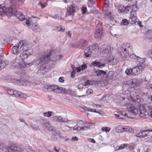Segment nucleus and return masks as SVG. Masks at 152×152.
I'll list each match as a JSON object with an SVG mask.
<instances>
[{
    "label": "nucleus",
    "instance_id": "2eb2a0df",
    "mask_svg": "<svg viewBox=\"0 0 152 152\" xmlns=\"http://www.w3.org/2000/svg\"><path fill=\"white\" fill-rule=\"evenodd\" d=\"M31 20L29 21L28 22L29 24L26 25V26L31 28L34 31H39L40 29L39 26L33 22V21H32L33 19L32 18H31Z\"/></svg>",
    "mask_w": 152,
    "mask_h": 152
},
{
    "label": "nucleus",
    "instance_id": "ddd939ff",
    "mask_svg": "<svg viewBox=\"0 0 152 152\" xmlns=\"http://www.w3.org/2000/svg\"><path fill=\"white\" fill-rule=\"evenodd\" d=\"M152 132V129L145 130L135 134V136L139 137H144L149 135V132Z\"/></svg>",
    "mask_w": 152,
    "mask_h": 152
},
{
    "label": "nucleus",
    "instance_id": "58836bf2",
    "mask_svg": "<svg viewBox=\"0 0 152 152\" xmlns=\"http://www.w3.org/2000/svg\"><path fill=\"white\" fill-rule=\"evenodd\" d=\"M110 48H106L104 49L102 53L104 54H110Z\"/></svg>",
    "mask_w": 152,
    "mask_h": 152
},
{
    "label": "nucleus",
    "instance_id": "79ce46f5",
    "mask_svg": "<svg viewBox=\"0 0 152 152\" xmlns=\"http://www.w3.org/2000/svg\"><path fill=\"white\" fill-rule=\"evenodd\" d=\"M111 129L108 127H103L102 128V131L103 132H109Z\"/></svg>",
    "mask_w": 152,
    "mask_h": 152
},
{
    "label": "nucleus",
    "instance_id": "603ef678",
    "mask_svg": "<svg viewBox=\"0 0 152 152\" xmlns=\"http://www.w3.org/2000/svg\"><path fill=\"white\" fill-rule=\"evenodd\" d=\"M105 14L108 17L110 18H112V15L110 12H105Z\"/></svg>",
    "mask_w": 152,
    "mask_h": 152
},
{
    "label": "nucleus",
    "instance_id": "5fc2aeb1",
    "mask_svg": "<svg viewBox=\"0 0 152 152\" xmlns=\"http://www.w3.org/2000/svg\"><path fill=\"white\" fill-rule=\"evenodd\" d=\"M72 68L73 69V70L71 73V77L73 78H74L75 76V72L74 68L73 67H72Z\"/></svg>",
    "mask_w": 152,
    "mask_h": 152
},
{
    "label": "nucleus",
    "instance_id": "f03ea898",
    "mask_svg": "<svg viewBox=\"0 0 152 152\" xmlns=\"http://www.w3.org/2000/svg\"><path fill=\"white\" fill-rule=\"evenodd\" d=\"M64 57L62 55H56L52 56L50 50H47L42 53L40 55L39 59L36 61V65L39 66V71H42L44 73L50 69L52 67L50 60L55 61L60 60Z\"/></svg>",
    "mask_w": 152,
    "mask_h": 152
},
{
    "label": "nucleus",
    "instance_id": "13d9d810",
    "mask_svg": "<svg viewBox=\"0 0 152 152\" xmlns=\"http://www.w3.org/2000/svg\"><path fill=\"white\" fill-rule=\"evenodd\" d=\"M87 67V65L86 64H83L81 65V68L82 70H83L85 69Z\"/></svg>",
    "mask_w": 152,
    "mask_h": 152
},
{
    "label": "nucleus",
    "instance_id": "9d476101",
    "mask_svg": "<svg viewBox=\"0 0 152 152\" xmlns=\"http://www.w3.org/2000/svg\"><path fill=\"white\" fill-rule=\"evenodd\" d=\"M11 81L13 84L19 85L26 86L28 85L29 83V81L24 79H19L16 78L14 77H12L11 78Z\"/></svg>",
    "mask_w": 152,
    "mask_h": 152
},
{
    "label": "nucleus",
    "instance_id": "69168bd1",
    "mask_svg": "<svg viewBox=\"0 0 152 152\" xmlns=\"http://www.w3.org/2000/svg\"><path fill=\"white\" fill-rule=\"evenodd\" d=\"M148 141L149 142H152V136L147 138Z\"/></svg>",
    "mask_w": 152,
    "mask_h": 152
},
{
    "label": "nucleus",
    "instance_id": "2f4dec72",
    "mask_svg": "<svg viewBox=\"0 0 152 152\" xmlns=\"http://www.w3.org/2000/svg\"><path fill=\"white\" fill-rule=\"evenodd\" d=\"M16 151L21 152L23 151V149L22 146L17 144H16Z\"/></svg>",
    "mask_w": 152,
    "mask_h": 152
},
{
    "label": "nucleus",
    "instance_id": "4be33fe9",
    "mask_svg": "<svg viewBox=\"0 0 152 152\" xmlns=\"http://www.w3.org/2000/svg\"><path fill=\"white\" fill-rule=\"evenodd\" d=\"M57 121L58 122L61 123L67 122V124H69L70 121L67 118H66L62 116H59L57 118Z\"/></svg>",
    "mask_w": 152,
    "mask_h": 152
},
{
    "label": "nucleus",
    "instance_id": "9b49d317",
    "mask_svg": "<svg viewBox=\"0 0 152 152\" xmlns=\"http://www.w3.org/2000/svg\"><path fill=\"white\" fill-rule=\"evenodd\" d=\"M98 45L94 43L93 44L88 46L84 52V55L86 57H89L92 53V51L96 49Z\"/></svg>",
    "mask_w": 152,
    "mask_h": 152
},
{
    "label": "nucleus",
    "instance_id": "bb28decb",
    "mask_svg": "<svg viewBox=\"0 0 152 152\" xmlns=\"http://www.w3.org/2000/svg\"><path fill=\"white\" fill-rule=\"evenodd\" d=\"M128 132L130 133H133L134 132V129L130 127L125 126L124 127V132Z\"/></svg>",
    "mask_w": 152,
    "mask_h": 152
},
{
    "label": "nucleus",
    "instance_id": "39448f33",
    "mask_svg": "<svg viewBox=\"0 0 152 152\" xmlns=\"http://www.w3.org/2000/svg\"><path fill=\"white\" fill-rule=\"evenodd\" d=\"M132 51V48L129 44L124 43L122 44L119 50L121 57L124 60L129 59L130 53Z\"/></svg>",
    "mask_w": 152,
    "mask_h": 152
},
{
    "label": "nucleus",
    "instance_id": "37998d69",
    "mask_svg": "<svg viewBox=\"0 0 152 152\" xmlns=\"http://www.w3.org/2000/svg\"><path fill=\"white\" fill-rule=\"evenodd\" d=\"M82 13L83 14H84L87 11V9L86 7L83 6L81 8Z\"/></svg>",
    "mask_w": 152,
    "mask_h": 152
},
{
    "label": "nucleus",
    "instance_id": "0e129e2a",
    "mask_svg": "<svg viewBox=\"0 0 152 152\" xmlns=\"http://www.w3.org/2000/svg\"><path fill=\"white\" fill-rule=\"evenodd\" d=\"M60 31H64L65 29V27L63 26H60Z\"/></svg>",
    "mask_w": 152,
    "mask_h": 152
},
{
    "label": "nucleus",
    "instance_id": "6e6d98bb",
    "mask_svg": "<svg viewBox=\"0 0 152 152\" xmlns=\"http://www.w3.org/2000/svg\"><path fill=\"white\" fill-rule=\"evenodd\" d=\"M84 86L83 83H82L78 85V88L79 89L83 88Z\"/></svg>",
    "mask_w": 152,
    "mask_h": 152
},
{
    "label": "nucleus",
    "instance_id": "f3484780",
    "mask_svg": "<svg viewBox=\"0 0 152 152\" xmlns=\"http://www.w3.org/2000/svg\"><path fill=\"white\" fill-rule=\"evenodd\" d=\"M130 96L131 97L132 101L135 103V104H137V105H138V106H139L140 105L139 103L141 102L140 97L136 94H134L132 96L131 94Z\"/></svg>",
    "mask_w": 152,
    "mask_h": 152
},
{
    "label": "nucleus",
    "instance_id": "4c0bfd02",
    "mask_svg": "<svg viewBox=\"0 0 152 152\" xmlns=\"http://www.w3.org/2000/svg\"><path fill=\"white\" fill-rule=\"evenodd\" d=\"M109 61L112 65L115 64L117 63L116 59L114 57L111 58L110 59Z\"/></svg>",
    "mask_w": 152,
    "mask_h": 152
},
{
    "label": "nucleus",
    "instance_id": "b1692460",
    "mask_svg": "<svg viewBox=\"0 0 152 152\" xmlns=\"http://www.w3.org/2000/svg\"><path fill=\"white\" fill-rule=\"evenodd\" d=\"M16 97H18L22 99H26L27 97V95L23 93L20 92L18 91Z\"/></svg>",
    "mask_w": 152,
    "mask_h": 152
},
{
    "label": "nucleus",
    "instance_id": "72a5a7b5",
    "mask_svg": "<svg viewBox=\"0 0 152 152\" xmlns=\"http://www.w3.org/2000/svg\"><path fill=\"white\" fill-rule=\"evenodd\" d=\"M127 147H129V145L125 143L122 144L118 147L117 150H122Z\"/></svg>",
    "mask_w": 152,
    "mask_h": 152
},
{
    "label": "nucleus",
    "instance_id": "864d4df0",
    "mask_svg": "<svg viewBox=\"0 0 152 152\" xmlns=\"http://www.w3.org/2000/svg\"><path fill=\"white\" fill-rule=\"evenodd\" d=\"M149 108V113L150 116L152 118V106L150 105V107Z\"/></svg>",
    "mask_w": 152,
    "mask_h": 152
},
{
    "label": "nucleus",
    "instance_id": "680f3d73",
    "mask_svg": "<svg viewBox=\"0 0 152 152\" xmlns=\"http://www.w3.org/2000/svg\"><path fill=\"white\" fill-rule=\"evenodd\" d=\"M89 142H92L94 143H96V141L94 139L92 138H90L88 140Z\"/></svg>",
    "mask_w": 152,
    "mask_h": 152
},
{
    "label": "nucleus",
    "instance_id": "338daca9",
    "mask_svg": "<svg viewBox=\"0 0 152 152\" xmlns=\"http://www.w3.org/2000/svg\"><path fill=\"white\" fill-rule=\"evenodd\" d=\"M78 140V138L76 136L72 137V140L73 141H77Z\"/></svg>",
    "mask_w": 152,
    "mask_h": 152
},
{
    "label": "nucleus",
    "instance_id": "393cba45",
    "mask_svg": "<svg viewBox=\"0 0 152 152\" xmlns=\"http://www.w3.org/2000/svg\"><path fill=\"white\" fill-rule=\"evenodd\" d=\"M132 8V7L130 6L127 5L125 7H123V8H121V9L119 8L118 10L120 11L121 12H123L124 11L126 10L127 11H129V10Z\"/></svg>",
    "mask_w": 152,
    "mask_h": 152
},
{
    "label": "nucleus",
    "instance_id": "c85d7f7f",
    "mask_svg": "<svg viewBox=\"0 0 152 152\" xmlns=\"http://www.w3.org/2000/svg\"><path fill=\"white\" fill-rule=\"evenodd\" d=\"M124 127L121 125H118L116 127L115 131L117 133H121L124 132Z\"/></svg>",
    "mask_w": 152,
    "mask_h": 152
},
{
    "label": "nucleus",
    "instance_id": "3c124183",
    "mask_svg": "<svg viewBox=\"0 0 152 152\" xmlns=\"http://www.w3.org/2000/svg\"><path fill=\"white\" fill-rule=\"evenodd\" d=\"M51 17L52 18L55 19L59 20L60 19L59 15L58 14H56L54 15H52Z\"/></svg>",
    "mask_w": 152,
    "mask_h": 152
},
{
    "label": "nucleus",
    "instance_id": "a878e982",
    "mask_svg": "<svg viewBox=\"0 0 152 152\" xmlns=\"http://www.w3.org/2000/svg\"><path fill=\"white\" fill-rule=\"evenodd\" d=\"M18 91H14L12 89H8L7 91V93L10 95H13V96L16 97V95H17Z\"/></svg>",
    "mask_w": 152,
    "mask_h": 152
},
{
    "label": "nucleus",
    "instance_id": "412c9836",
    "mask_svg": "<svg viewBox=\"0 0 152 152\" xmlns=\"http://www.w3.org/2000/svg\"><path fill=\"white\" fill-rule=\"evenodd\" d=\"M91 64L94 67H96L100 68H101L105 66V64L101 63L100 62L96 61H92L91 63Z\"/></svg>",
    "mask_w": 152,
    "mask_h": 152
},
{
    "label": "nucleus",
    "instance_id": "a19ab883",
    "mask_svg": "<svg viewBox=\"0 0 152 152\" xmlns=\"http://www.w3.org/2000/svg\"><path fill=\"white\" fill-rule=\"evenodd\" d=\"M138 56H137L134 54H132L129 55V58H130L131 59H134L137 60Z\"/></svg>",
    "mask_w": 152,
    "mask_h": 152
},
{
    "label": "nucleus",
    "instance_id": "ea45409f",
    "mask_svg": "<svg viewBox=\"0 0 152 152\" xmlns=\"http://www.w3.org/2000/svg\"><path fill=\"white\" fill-rule=\"evenodd\" d=\"M129 24V21L126 19H123L121 22V24L123 25L126 26Z\"/></svg>",
    "mask_w": 152,
    "mask_h": 152
},
{
    "label": "nucleus",
    "instance_id": "6ab92c4d",
    "mask_svg": "<svg viewBox=\"0 0 152 152\" xmlns=\"http://www.w3.org/2000/svg\"><path fill=\"white\" fill-rule=\"evenodd\" d=\"M20 58H16L13 60L11 63V65L14 67L19 68L20 63Z\"/></svg>",
    "mask_w": 152,
    "mask_h": 152
},
{
    "label": "nucleus",
    "instance_id": "6e6552de",
    "mask_svg": "<svg viewBox=\"0 0 152 152\" xmlns=\"http://www.w3.org/2000/svg\"><path fill=\"white\" fill-rule=\"evenodd\" d=\"M46 88L48 91H52L57 93L62 92L66 93L68 91V90H66L65 88L60 87L55 85H48Z\"/></svg>",
    "mask_w": 152,
    "mask_h": 152
},
{
    "label": "nucleus",
    "instance_id": "f8f14e48",
    "mask_svg": "<svg viewBox=\"0 0 152 152\" xmlns=\"http://www.w3.org/2000/svg\"><path fill=\"white\" fill-rule=\"evenodd\" d=\"M137 65L133 69V71L135 72V75H137L141 73L144 70L145 64H137Z\"/></svg>",
    "mask_w": 152,
    "mask_h": 152
},
{
    "label": "nucleus",
    "instance_id": "e2e57ef3",
    "mask_svg": "<svg viewBox=\"0 0 152 152\" xmlns=\"http://www.w3.org/2000/svg\"><path fill=\"white\" fill-rule=\"evenodd\" d=\"M32 129L34 130H37L38 129V126H36L35 125L32 126Z\"/></svg>",
    "mask_w": 152,
    "mask_h": 152
},
{
    "label": "nucleus",
    "instance_id": "49530a36",
    "mask_svg": "<svg viewBox=\"0 0 152 152\" xmlns=\"http://www.w3.org/2000/svg\"><path fill=\"white\" fill-rule=\"evenodd\" d=\"M147 34H148V33H150L151 35L149 36L148 35H147V38L150 39H152V31L151 30H148L147 31Z\"/></svg>",
    "mask_w": 152,
    "mask_h": 152
},
{
    "label": "nucleus",
    "instance_id": "bf43d9fd",
    "mask_svg": "<svg viewBox=\"0 0 152 152\" xmlns=\"http://www.w3.org/2000/svg\"><path fill=\"white\" fill-rule=\"evenodd\" d=\"M59 81L62 83L64 82V78L63 77H60L58 79Z\"/></svg>",
    "mask_w": 152,
    "mask_h": 152
},
{
    "label": "nucleus",
    "instance_id": "f257e3e1",
    "mask_svg": "<svg viewBox=\"0 0 152 152\" xmlns=\"http://www.w3.org/2000/svg\"><path fill=\"white\" fill-rule=\"evenodd\" d=\"M26 0H7L3 4L0 5V18L4 15H15L22 22L24 25H28L31 20V18L25 17L21 12H18L16 9L19 2H23Z\"/></svg>",
    "mask_w": 152,
    "mask_h": 152
},
{
    "label": "nucleus",
    "instance_id": "c756f323",
    "mask_svg": "<svg viewBox=\"0 0 152 152\" xmlns=\"http://www.w3.org/2000/svg\"><path fill=\"white\" fill-rule=\"evenodd\" d=\"M87 111L89 112H93L100 114H102L103 113L102 111L99 110H97L96 109L94 108L90 109L88 108L87 109Z\"/></svg>",
    "mask_w": 152,
    "mask_h": 152
},
{
    "label": "nucleus",
    "instance_id": "1a4fd4ad",
    "mask_svg": "<svg viewBox=\"0 0 152 152\" xmlns=\"http://www.w3.org/2000/svg\"><path fill=\"white\" fill-rule=\"evenodd\" d=\"M103 23L101 21H99L96 27V31L94 33L95 38L98 40L100 39L103 33Z\"/></svg>",
    "mask_w": 152,
    "mask_h": 152
},
{
    "label": "nucleus",
    "instance_id": "473e14b6",
    "mask_svg": "<svg viewBox=\"0 0 152 152\" xmlns=\"http://www.w3.org/2000/svg\"><path fill=\"white\" fill-rule=\"evenodd\" d=\"M135 75V72L133 71V69H127L125 71V73L127 75H129L131 74L132 73Z\"/></svg>",
    "mask_w": 152,
    "mask_h": 152
},
{
    "label": "nucleus",
    "instance_id": "dca6fc26",
    "mask_svg": "<svg viewBox=\"0 0 152 152\" xmlns=\"http://www.w3.org/2000/svg\"><path fill=\"white\" fill-rule=\"evenodd\" d=\"M140 82V81L139 80L134 78L127 80L126 82V85L131 86V87H134L137 86Z\"/></svg>",
    "mask_w": 152,
    "mask_h": 152
},
{
    "label": "nucleus",
    "instance_id": "aec40b11",
    "mask_svg": "<svg viewBox=\"0 0 152 152\" xmlns=\"http://www.w3.org/2000/svg\"><path fill=\"white\" fill-rule=\"evenodd\" d=\"M23 59H22L21 58H20L21 62L20 63V66H19V68L28 67L33 64L32 62L28 63L24 62L23 60Z\"/></svg>",
    "mask_w": 152,
    "mask_h": 152
},
{
    "label": "nucleus",
    "instance_id": "8fccbe9b",
    "mask_svg": "<svg viewBox=\"0 0 152 152\" xmlns=\"http://www.w3.org/2000/svg\"><path fill=\"white\" fill-rule=\"evenodd\" d=\"M85 86H89L90 85V81L89 80H87L85 82H83Z\"/></svg>",
    "mask_w": 152,
    "mask_h": 152
},
{
    "label": "nucleus",
    "instance_id": "7c9ffc66",
    "mask_svg": "<svg viewBox=\"0 0 152 152\" xmlns=\"http://www.w3.org/2000/svg\"><path fill=\"white\" fill-rule=\"evenodd\" d=\"M136 60L139 63L137 64H145L144 62L145 61V58H140L138 56Z\"/></svg>",
    "mask_w": 152,
    "mask_h": 152
},
{
    "label": "nucleus",
    "instance_id": "f704fd0d",
    "mask_svg": "<svg viewBox=\"0 0 152 152\" xmlns=\"http://www.w3.org/2000/svg\"><path fill=\"white\" fill-rule=\"evenodd\" d=\"M7 65V64L5 62L0 61V71L4 68Z\"/></svg>",
    "mask_w": 152,
    "mask_h": 152
},
{
    "label": "nucleus",
    "instance_id": "09e8293b",
    "mask_svg": "<svg viewBox=\"0 0 152 152\" xmlns=\"http://www.w3.org/2000/svg\"><path fill=\"white\" fill-rule=\"evenodd\" d=\"M132 9L133 10L132 11H134V13L135 11L137 10H138L137 5L135 4H133L132 6Z\"/></svg>",
    "mask_w": 152,
    "mask_h": 152
},
{
    "label": "nucleus",
    "instance_id": "c03bdc74",
    "mask_svg": "<svg viewBox=\"0 0 152 152\" xmlns=\"http://www.w3.org/2000/svg\"><path fill=\"white\" fill-rule=\"evenodd\" d=\"M4 56V54L2 49L0 48V61H2V60Z\"/></svg>",
    "mask_w": 152,
    "mask_h": 152
},
{
    "label": "nucleus",
    "instance_id": "7ed1b4c3",
    "mask_svg": "<svg viewBox=\"0 0 152 152\" xmlns=\"http://www.w3.org/2000/svg\"><path fill=\"white\" fill-rule=\"evenodd\" d=\"M28 45L26 40H21L17 45L14 46L12 47L11 52L14 54H17L20 51H22V53L20 54V57L22 59H25L33 53V50L30 49Z\"/></svg>",
    "mask_w": 152,
    "mask_h": 152
},
{
    "label": "nucleus",
    "instance_id": "5701e85b",
    "mask_svg": "<svg viewBox=\"0 0 152 152\" xmlns=\"http://www.w3.org/2000/svg\"><path fill=\"white\" fill-rule=\"evenodd\" d=\"M16 144L13 145L6 148V149L7 150L8 152H15L16 151Z\"/></svg>",
    "mask_w": 152,
    "mask_h": 152
},
{
    "label": "nucleus",
    "instance_id": "de8ad7c7",
    "mask_svg": "<svg viewBox=\"0 0 152 152\" xmlns=\"http://www.w3.org/2000/svg\"><path fill=\"white\" fill-rule=\"evenodd\" d=\"M88 45L87 42L86 41H83V42L81 44L82 48H85Z\"/></svg>",
    "mask_w": 152,
    "mask_h": 152
},
{
    "label": "nucleus",
    "instance_id": "c9c22d12",
    "mask_svg": "<svg viewBox=\"0 0 152 152\" xmlns=\"http://www.w3.org/2000/svg\"><path fill=\"white\" fill-rule=\"evenodd\" d=\"M145 88L148 90L150 92H152V84H147Z\"/></svg>",
    "mask_w": 152,
    "mask_h": 152
},
{
    "label": "nucleus",
    "instance_id": "4468645a",
    "mask_svg": "<svg viewBox=\"0 0 152 152\" xmlns=\"http://www.w3.org/2000/svg\"><path fill=\"white\" fill-rule=\"evenodd\" d=\"M75 7L73 5H69L68 7L67 10V12L65 17H67L69 16H71L72 18L73 14L75 12Z\"/></svg>",
    "mask_w": 152,
    "mask_h": 152
},
{
    "label": "nucleus",
    "instance_id": "774afa93",
    "mask_svg": "<svg viewBox=\"0 0 152 152\" xmlns=\"http://www.w3.org/2000/svg\"><path fill=\"white\" fill-rule=\"evenodd\" d=\"M93 106L94 107H96V108H99V107H101V106L100 105H99V104H94L93 105Z\"/></svg>",
    "mask_w": 152,
    "mask_h": 152
},
{
    "label": "nucleus",
    "instance_id": "a211bd4d",
    "mask_svg": "<svg viewBox=\"0 0 152 152\" xmlns=\"http://www.w3.org/2000/svg\"><path fill=\"white\" fill-rule=\"evenodd\" d=\"M134 13V11L131 12L129 20V21L130 22H131L132 25L136 24V23L137 21V17L135 15Z\"/></svg>",
    "mask_w": 152,
    "mask_h": 152
},
{
    "label": "nucleus",
    "instance_id": "cd10ccee",
    "mask_svg": "<svg viewBox=\"0 0 152 152\" xmlns=\"http://www.w3.org/2000/svg\"><path fill=\"white\" fill-rule=\"evenodd\" d=\"M95 73L97 76L99 77L102 75H105L106 74V72L102 70L98 69L96 71Z\"/></svg>",
    "mask_w": 152,
    "mask_h": 152
},
{
    "label": "nucleus",
    "instance_id": "4d7b16f0",
    "mask_svg": "<svg viewBox=\"0 0 152 152\" xmlns=\"http://www.w3.org/2000/svg\"><path fill=\"white\" fill-rule=\"evenodd\" d=\"M107 97V96H105V95L103 96L101 99L104 102H107V99H106Z\"/></svg>",
    "mask_w": 152,
    "mask_h": 152
},
{
    "label": "nucleus",
    "instance_id": "20e7f679",
    "mask_svg": "<svg viewBox=\"0 0 152 152\" xmlns=\"http://www.w3.org/2000/svg\"><path fill=\"white\" fill-rule=\"evenodd\" d=\"M127 107L129 111H118L117 112L118 114H114V115L117 118L121 119H124V118L120 116L121 115L124 116H126L131 118H134L136 115H137L138 113V109L136 108L133 105L131 104H129L127 105Z\"/></svg>",
    "mask_w": 152,
    "mask_h": 152
},
{
    "label": "nucleus",
    "instance_id": "0eeeda50",
    "mask_svg": "<svg viewBox=\"0 0 152 152\" xmlns=\"http://www.w3.org/2000/svg\"><path fill=\"white\" fill-rule=\"evenodd\" d=\"M91 124L87 122L80 121L78 122L76 125L74 126L73 129L74 130L77 131L86 130L91 126Z\"/></svg>",
    "mask_w": 152,
    "mask_h": 152
},
{
    "label": "nucleus",
    "instance_id": "052dcab7",
    "mask_svg": "<svg viewBox=\"0 0 152 152\" xmlns=\"http://www.w3.org/2000/svg\"><path fill=\"white\" fill-rule=\"evenodd\" d=\"M93 91L92 89H89L86 91V93L87 94H91L92 92H93Z\"/></svg>",
    "mask_w": 152,
    "mask_h": 152
},
{
    "label": "nucleus",
    "instance_id": "e433bc0d",
    "mask_svg": "<svg viewBox=\"0 0 152 152\" xmlns=\"http://www.w3.org/2000/svg\"><path fill=\"white\" fill-rule=\"evenodd\" d=\"M53 113L52 111H48L43 113V115L45 116L49 117L51 116Z\"/></svg>",
    "mask_w": 152,
    "mask_h": 152
},
{
    "label": "nucleus",
    "instance_id": "a18cd8bd",
    "mask_svg": "<svg viewBox=\"0 0 152 152\" xmlns=\"http://www.w3.org/2000/svg\"><path fill=\"white\" fill-rule=\"evenodd\" d=\"M25 150L27 152H33V151L32 148L28 146L26 147Z\"/></svg>",
    "mask_w": 152,
    "mask_h": 152
},
{
    "label": "nucleus",
    "instance_id": "423d86ee",
    "mask_svg": "<svg viewBox=\"0 0 152 152\" xmlns=\"http://www.w3.org/2000/svg\"><path fill=\"white\" fill-rule=\"evenodd\" d=\"M150 105L145 104L140 105L139 107L140 116L144 119L147 118L150 116L149 108Z\"/></svg>",
    "mask_w": 152,
    "mask_h": 152
}]
</instances>
